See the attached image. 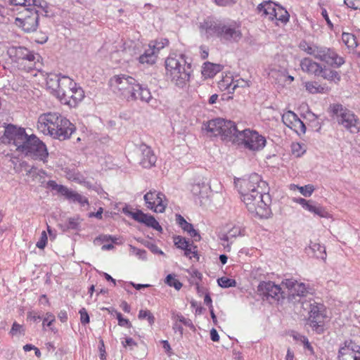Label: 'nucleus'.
I'll use <instances>...</instances> for the list:
<instances>
[{"mask_svg": "<svg viewBox=\"0 0 360 360\" xmlns=\"http://www.w3.org/2000/svg\"><path fill=\"white\" fill-rule=\"evenodd\" d=\"M235 186L240 195L241 200L248 211L259 218H268L271 214L268 184L261 176L252 174L249 176L237 179Z\"/></svg>", "mask_w": 360, "mask_h": 360, "instance_id": "obj_1", "label": "nucleus"}, {"mask_svg": "<svg viewBox=\"0 0 360 360\" xmlns=\"http://www.w3.org/2000/svg\"><path fill=\"white\" fill-rule=\"evenodd\" d=\"M8 143L18 155L39 160L48 162L49 152L46 144L37 136H28L25 129L14 125H8L4 132Z\"/></svg>", "mask_w": 360, "mask_h": 360, "instance_id": "obj_2", "label": "nucleus"}, {"mask_svg": "<svg viewBox=\"0 0 360 360\" xmlns=\"http://www.w3.org/2000/svg\"><path fill=\"white\" fill-rule=\"evenodd\" d=\"M37 127L43 134L60 141L69 139L76 130L75 126L68 119L56 112L40 115Z\"/></svg>", "mask_w": 360, "mask_h": 360, "instance_id": "obj_3", "label": "nucleus"}, {"mask_svg": "<svg viewBox=\"0 0 360 360\" xmlns=\"http://www.w3.org/2000/svg\"><path fill=\"white\" fill-rule=\"evenodd\" d=\"M109 84L114 92L127 101L140 99L148 102L152 98L148 88L143 87L135 78L128 75H114L110 78Z\"/></svg>", "mask_w": 360, "mask_h": 360, "instance_id": "obj_4", "label": "nucleus"}, {"mask_svg": "<svg viewBox=\"0 0 360 360\" xmlns=\"http://www.w3.org/2000/svg\"><path fill=\"white\" fill-rule=\"evenodd\" d=\"M166 76L176 86L183 87L190 81L192 68L182 55L170 54L165 60Z\"/></svg>", "mask_w": 360, "mask_h": 360, "instance_id": "obj_5", "label": "nucleus"}, {"mask_svg": "<svg viewBox=\"0 0 360 360\" xmlns=\"http://www.w3.org/2000/svg\"><path fill=\"white\" fill-rule=\"evenodd\" d=\"M84 96V90L72 79L66 76L60 77L56 90V97L62 104L75 108Z\"/></svg>", "mask_w": 360, "mask_h": 360, "instance_id": "obj_6", "label": "nucleus"}, {"mask_svg": "<svg viewBox=\"0 0 360 360\" xmlns=\"http://www.w3.org/2000/svg\"><path fill=\"white\" fill-rule=\"evenodd\" d=\"M205 129L210 136H219L221 140L235 144L239 130L236 124L223 118L211 120L205 124Z\"/></svg>", "mask_w": 360, "mask_h": 360, "instance_id": "obj_7", "label": "nucleus"}, {"mask_svg": "<svg viewBox=\"0 0 360 360\" xmlns=\"http://www.w3.org/2000/svg\"><path fill=\"white\" fill-rule=\"evenodd\" d=\"M300 68L303 72L315 77H321L330 84H338L341 79L340 71L332 68H326V65L323 66L309 58H304L301 60Z\"/></svg>", "mask_w": 360, "mask_h": 360, "instance_id": "obj_8", "label": "nucleus"}, {"mask_svg": "<svg viewBox=\"0 0 360 360\" xmlns=\"http://www.w3.org/2000/svg\"><path fill=\"white\" fill-rule=\"evenodd\" d=\"M235 145L256 153L264 148L266 145V139L257 131L248 128L239 131Z\"/></svg>", "mask_w": 360, "mask_h": 360, "instance_id": "obj_9", "label": "nucleus"}, {"mask_svg": "<svg viewBox=\"0 0 360 360\" xmlns=\"http://www.w3.org/2000/svg\"><path fill=\"white\" fill-rule=\"evenodd\" d=\"M8 54L20 70L30 72L37 68L35 55L25 47H11Z\"/></svg>", "mask_w": 360, "mask_h": 360, "instance_id": "obj_10", "label": "nucleus"}, {"mask_svg": "<svg viewBox=\"0 0 360 360\" xmlns=\"http://www.w3.org/2000/svg\"><path fill=\"white\" fill-rule=\"evenodd\" d=\"M330 108L339 124L352 133L359 132V119L353 112L344 108L341 104H333Z\"/></svg>", "mask_w": 360, "mask_h": 360, "instance_id": "obj_11", "label": "nucleus"}, {"mask_svg": "<svg viewBox=\"0 0 360 360\" xmlns=\"http://www.w3.org/2000/svg\"><path fill=\"white\" fill-rule=\"evenodd\" d=\"M15 24L25 32L37 30L39 25V13L35 7L24 8L15 18Z\"/></svg>", "mask_w": 360, "mask_h": 360, "instance_id": "obj_12", "label": "nucleus"}, {"mask_svg": "<svg viewBox=\"0 0 360 360\" xmlns=\"http://www.w3.org/2000/svg\"><path fill=\"white\" fill-rule=\"evenodd\" d=\"M326 318V309L321 302L315 300L310 301L308 323L317 333L323 331L325 319Z\"/></svg>", "mask_w": 360, "mask_h": 360, "instance_id": "obj_13", "label": "nucleus"}, {"mask_svg": "<svg viewBox=\"0 0 360 360\" xmlns=\"http://www.w3.org/2000/svg\"><path fill=\"white\" fill-rule=\"evenodd\" d=\"M143 200L146 207L155 213L165 212L168 205V200L165 195L155 189L147 192L143 196Z\"/></svg>", "mask_w": 360, "mask_h": 360, "instance_id": "obj_14", "label": "nucleus"}, {"mask_svg": "<svg viewBox=\"0 0 360 360\" xmlns=\"http://www.w3.org/2000/svg\"><path fill=\"white\" fill-rule=\"evenodd\" d=\"M316 59L328 65L326 68L333 70L340 68L345 63L343 58L340 56L333 49L323 46H321Z\"/></svg>", "mask_w": 360, "mask_h": 360, "instance_id": "obj_15", "label": "nucleus"}, {"mask_svg": "<svg viewBox=\"0 0 360 360\" xmlns=\"http://www.w3.org/2000/svg\"><path fill=\"white\" fill-rule=\"evenodd\" d=\"M240 27V24L235 22L233 25H214L213 29L217 36L223 39L238 41L242 36Z\"/></svg>", "mask_w": 360, "mask_h": 360, "instance_id": "obj_16", "label": "nucleus"}, {"mask_svg": "<svg viewBox=\"0 0 360 360\" xmlns=\"http://www.w3.org/2000/svg\"><path fill=\"white\" fill-rule=\"evenodd\" d=\"M282 121L285 126L297 134H304L306 127L302 121L292 111H287L282 116Z\"/></svg>", "mask_w": 360, "mask_h": 360, "instance_id": "obj_17", "label": "nucleus"}, {"mask_svg": "<svg viewBox=\"0 0 360 360\" xmlns=\"http://www.w3.org/2000/svg\"><path fill=\"white\" fill-rule=\"evenodd\" d=\"M129 214L133 219L141 224H143L148 227L153 228L155 230L159 231H162V230L158 221L155 219V218L153 216L150 214H146L141 210L131 212Z\"/></svg>", "mask_w": 360, "mask_h": 360, "instance_id": "obj_18", "label": "nucleus"}, {"mask_svg": "<svg viewBox=\"0 0 360 360\" xmlns=\"http://www.w3.org/2000/svg\"><path fill=\"white\" fill-rule=\"evenodd\" d=\"M281 284L285 287L292 296H305L308 293V288L303 283L293 278L285 279Z\"/></svg>", "mask_w": 360, "mask_h": 360, "instance_id": "obj_19", "label": "nucleus"}, {"mask_svg": "<svg viewBox=\"0 0 360 360\" xmlns=\"http://www.w3.org/2000/svg\"><path fill=\"white\" fill-rule=\"evenodd\" d=\"M141 152L140 164L144 168H150L155 165L157 158L152 150V148L146 145H141L140 146Z\"/></svg>", "mask_w": 360, "mask_h": 360, "instance_id": "obj_20", "label": "nucleus"}, {"mask_svg": "<svg viewBox=\"0 0 360 360\" xmlns=\"http://www.w3.org/2000/svg\"><path fill=\"white\" fill-rule=\"evenodd\" d=\"M258 291L267 297L276 298L281 293V288L272 281H263L259 284Z\"/></svg>", "mask_w": 360, "mask_h": 360, "instance_id": "obj_21", "label": "nucleus"}, {"mask_svg": "<svg viewBox=\"0 0 360 360\" xmlns=\"http://www.w3.org/2000/svg\"><path fill=\"white\" fill-rule=\"evenodd\" d=\"M338 360H360V352L345 344L339 350Z\"/></svg>", "mask_w": 360, "mask_h": 360, "instance_id": "obj_22", "label": "nucleus"}, {"mask_svg": "<svg viewBox=\"0 0 360 360\" xmlns=\"http://www.w3.org/2000/svg\"><path fill=\"white\" fill-rule=\"evenodd\" d=\"M278 4L272 1H264L258 6V10L263 15L268 18L270 20H274V13L276 11Z\"/></svg>", "mask_w": 360, "mask_h": 360, "instance_id": "obj_23", "label": "nucleus"}, {"mask_svg": "<svg viewBox=\"0 0 360 360\" xmlns=\"http://www.w3.org/2000/svg\"><path fill=\"white\" fill-rule=\"evenodd\" d=\"M221 70L220 65L206 62L202 68V75L205 78H212Z\"/></svg>", "mask_w": 360, "mask_h": 360, "instance_id": "obj_24", "label": "nucleus"}, {"mask_svg": "<svg viewBox=\"0 0 360 360\" xmlns=\"http://www.w3.org/2000/svg\"><path fill=\"white\" fill-rule=\"evenodd\" d=\"M306 90L309 94H325L329 91L330 89L326 86L319 84L316 82H307L304 83Z\"/></svg>", "mask_w": 360, "mask_h": 360, "instance_id": "obj_25", "label": "nucleus"}, {"mask_svg": "<svg viewBox=\"0 0 360 360\" xmlns=\"http://www.w3.org/2000/svg\"><path fill=\"white\" fill-rule=\"evenodd\" d=\"M274 22L278 25L279 23L286 24L289 21L290 15L288 12L282 6L278 5L276 11L274 13Z\"/></svg>", "mask_w": 360, "mask_h": 360, "instance_id": "obj_26", "label": "nucleus"}, {"mask_svg": "<svg viewBox=\"0 0 360 360\" xmlns=\"http://www.w3.org/2000/svg\"><path fill=\"white\" fill-rule=\"evenodd\" d=\"M158 55L149 47L143 54L141 55L139 60L142 64L153 65L155 63Z\"/></svg>", "mask_w": 360, "mask_h": 360, "instance_id": "obj_27", "label": "nucleus"}, {"mask_svg": "<svg viewBox=\"0 0 360 360\" xmlns=\"http://www.w3.org/2000/svg\"><path fill=\"white\" fill-rule=\"evenodd\" d=\"M245 229L240 225H233L229 229L226 234L224 236V240L228 241L231 238H236L238 236H244Z\"/></svg>", "mask_w": 360, "mask_h": 360, "instance_id": "obj_28", "label": "nucleus"}, {"mask_svg": "<svg viewBox=\"0 0 360 360\" xmlns=\"http://www.w3.org/2000/svg\"><path fill=\"white\" fill-rule=\"evenodd\" d=\"M304 210L310 212H312L314 214H316L321 217H327L328 216L327 211L323 207L316 206L311 200H309Z\"/></svg>", "mask_w": 360, "mask_h": 360, "instance_id": "obj_29", "label": "nucleus"}, {"mask_svg": "<svg viewBox=\"0 0 360 360\" xmlns=\"http://www.w3.org/2000/svg\"><path fill=\"white\" fill-rule=\"evenodd\" d=\"M169 44V41L166 39H158L153 41H150L148 44V47L154 51V52L158 55L159 51L162 49L165 46H167Z\"/></svg>", "mask_w": 360, "mask_h": 360, "instance_id": "obj_30", "label": "nucleus"}, {"mask_svg": "<svg viewBox=\"0 0 360 360\" xmlns=\"http://www.w3.org/2000/svg\"><path fill=\"white\" fill-rule=\"evenodd\" d=\"M233 86V79L231 77L225 76L219 82V87L221 91H228L229 93H233L234 91L231 90Z\"/></svg>", "mask_w": 360, "mask_h": 360, "instance_id": "obj_31", "label": "nucleus"}, {"mask_svg": "<svg viewBox=\"0 0 360 360\" xmlns=\"http://www.w3.org/2000/svg\"><path fill=\"white\" fill-rule=\"evenodd\" d=\"M290 189H298L300 193L305 197L311 196L315 190L314 186L311 184L305 185L304 186H299L295 184H291Z\"/></svg>", "mask_w": 360, "mask_h": 360, "instance_id": "obj_32", "label": "nucleus"}, {"mask_svg": "<svg viewBox=\"0 0 360 360\" xmlns=\"http://www.w3.org/2000/svg\"><path fill=\"white\" fill-rule=\"evenodd\" d=\"M342 39L343 43L349 49H354L357 46L356 37L351 33L343 32Z\"/></svg>", "mask_w": 360, "mask_h": 360, "instance_id": "obj_33", "label": "nucleus"}, {"mask_svg": "<svg viewBox=\"0 0 360 360\" xmlns=\"http://www.w3.org/2000/svg\"><path fill=\"white\" fill-rule=\"evenodd\" d=\"M300 47L304 51L309 55L313 56L316 59L321 48V46L310 45L306 42L301 44Z\"/></svg>", "mask_w": 360, "mask_h": 360, "instance_id": "obj_34", "label": "nucleus"}, {"mask_svg": "<svg viewBox=\"0 0 360 360\" xmlns=\"http://www.w3.org/2000/svg\"><path fill=\"white\" fill-rule=\"evenodd\" d=\"M184 255L190 259L194 258L196 261L199 260V255L198 254V248L193 243H191L188 247L184 250Z\"/></svg>", "mask_w": 360, "mask_h": 360, "instance_id": "obj_35", "label": "nucleus"}, {"mask_svg": "<svg viewBox=\"0 0 360 360\" xmlns=\"http://www.w3.org/2000/svg\"><path fill=\"white\" fill-rule=\"evenodd\" d=\"M165 283L170 287L174 288L176 290H179L182 287V283L172 274H168L167 276Z\"/></svg>", "mask_w": 360, "mask_h": 360, "instance_id": "obj_36", "label": "nucleus"}, {"mask_svg": "<svg viewBox=\"0 0 360 360\" xmlns=\"http://www.w3.org/2000/svg\"><path fill=\"white\" fill-rule=\"evenodd\" d=\"M138 317L139 319H147L150 326L155 323V317L152 312L148 309H141L139 311Z\"/></svg>", "mask_w": 360, "mask_h": 360, "instance_id": "obj_37", "label": "nucleus"}, {"mask_svg": "<svg viewBox=\"0 0 360 360\" xmlns=\"http://www.w3.org/2000/svg\"><path fill=\"white\" fill-rule=\"evenodd\" d=\"M68 200H70L73 202H77L80 204L82 206H84L89 204L88 200L84 196H82L79 193L72 191L71 195H70Z\"/></svg>", "mask_w": 360, "mask_h": 360, "instance_id": "obj_38", "label": "nucleus"}, {"mask_svg": "<svg viewBox=\"0 0 360 360\" xmlns=\"http://www.w3.org/2000/svg\"><path fill=\"white\" fill-rule=\"evenodd\" d=\"M174 245L177 248L184 250L190 245V241L184 237L178 236L174 238Z\"/></svg>", "mask_w": 360, "mask_h": 360, "instance_id": "obj_39", "label": "nucleus"}, {"mask_svg": "<svg viewBox=\"0 0 360 360\" xmlns=\"http://www.w3.org/2000/svg\"><path fill=\"white\" fill-rule=\"evenodd\" d=\"M13 5L22 6L24 8H32L36 6V0H10Z\"/></svg>", "mask_w": 360, "mask_h": 360, "instance_id": "obj_40", "label": "nucleus"}, {"mask_svg": "<svg viewBox=\"0 0 360 360\" xmlns=\"http://www.w3.org/2000/svg\"><path fill=\"white\" fill-rule=\"evenodd\" d=\"M217 282L222 288L235 287L236 285V281L234 279L226 277H221L219 278Z\"/></svg>", "mask_w": 360, "mask_h": 360, "instance_id": "obj_41", "label": "nucleus"}, {"mask_svg": "<svg viewBox=\"0 0 360 360\" xmlns=\"http://www.w3.org/2000/svg\"><path fill=\"white\" fill-rule=\"evenodd\" d=\"M60 81V78H58L56 76L53 77L48 78L46 80V85L48 88L53 90V94L56 96V90L58 89V84Z\"/></svg>", "mask_w": 360, "mask_h": 360, "instance_id": "obj_42", "label": "nucleus"}, {"mask_svg": "<svg viewBox=\"0 0 360 360\" xmlns=\"http://www.w3.org/2000/svg\"><path fill=\"white\" fill-rule=\"evenodd\" d=\"M55 321H56V317L53 314H52L51 312L46 313L45 316L43 319V323H42L43 328H44L45 326H46L48 327H51V325ZM51 328V330H53L52 328Z\"/></svg>", "mask_w": 360, "mask_h": 360, "instance_id": "obj_43", "label": "nucleus"}, {"mask_svg": "<svg viewBox=\"0 0 360 360\" xmlns=\"http://www.w3.org/2000/svg\"><path fill=\"white\" fill-rule=\"evenodd\" d=\"M25 328L22 325L18 323L17 322H14L12 325L11 330L9 332L10 335L12 336L16 335L18 334H24Z\"/></svg>", "mask_w": 360, "mask_h": 360, "instance_id": "obj_44", "label": "nucleus"}, {"mask_svg": "<svg viewBox=\"0 0 360 360\" xmlns=\"http://www.w3.org/2000/svg\"><path fill=\"white\" fill-rule=\"evenodd\" d=\"M250 85V80H245L242 78L237 79L236 80L233 79V86L231 87L232 91H235V89L238 87H248Z\"/></svg>", "mask_w": 360, "mask_h": 360, "instance_id": "obj_45", "label": "nucleus"}, {"mask_svg": "<svg viewBox=\"0 0 360 360\" xmlns=\"http://www.w3.org/2000/svg\"><path fill=\"white\" fill-rule=\"evenodd\" d=\"M291 148L292 154L297 157L301 156L305 152L303 146L299 143H293Z\"/></svg>", "mask_w": 360, "mask_h": 360, "instance_id": "obj_46", "label": "nucleus"}, {"mask_svg": "<svg viewBox=\"0 0 360 360\" xmlns=\"http://www.w3.org/2000/svg\"><path fill=\"white\" fill-rule=\"evenodd\" d=\"M47 242L48 237L45 231H43L41 233V236L39 241L36 244V246L41 250H44L47 244Z\"/></svg>", "mask_w": 360, "mask_h": 360, "instance_id": "obj_47", "label": "nucleus"}, {"mask_svg": "<svg viewBox=\"0 0 360 360\" xmlns=\"http://www.w3.org/2000/svg\"><path fill=\"white\" fill-rule=\"evenodd\" d=\"M311 248L313 251H319L320 252V257L323 259L326 258V249L324 246L321 245L319 243H314L311 245Z\"/></svg>", "mask_w": 360, "mask_h": 360, "instance_id": "obj_48", "label": "nucleus"}, {"mask_svg": "<svg viewBox=\"0 0 360 360\" xmlns=\"http://www.w3.org/2000/svg\"><path fill=\"white\" fill-rule=\"evenodd\" d=\"M80 314V321L83 325H86L89 323V316L85 308H82L79 311Z\"/></svg>", "mask_w": 360, "mask_h": 360, "instance_id": "obj_49", "label": "nucleus"}, {"mask_svg": "<svg viewBox=\"0 0 360 360\" xmlns=\"http://www.w3.org/2000/svg\"><path fill=\"white\" fill-rule=\"evenodd\" d=\"M117 319L118 320V324L120 326H127L128 328L131 327V323L127 319L122 317L121 313H117Z\"/></svg>", "mask_w": 360, "mask_h": 360, "instance_id": "obj_50", "label": "nucleus"}, {"mask_svg": "<svg viewBox=\"0 0 360 360\" xmlns=\"http://www.w3.org/2000/svg\"><path fill=\"white\" fill-rule=\"evenodd\" d=\"M345 4L350 8L360 9V0H345Z\"/></svg>", "mask_w": 360, "mask_h": 360, "instance_id": "obj_51", "label": "nucleus"}, {"mask_svg": "<svg viewBox=\"0 0 360 360\" xmlns=\"http://www.w3.org/2000/svg\"><path fill=\"white\" fill-rule=\"evenodd\" d=\"M57 191L61 195H64L67 199H68L73 191L70 190L65 186L60 185Z\"/></svg>", "mask_w": 360, "mask_h": 360, "instance_id": "obj_52", "label": "nucleus"}, {"mask_svg": "<svg viewBox=\"0 0 360 360\" xmlns=\"http://www.w3.org/2000/svg\"><path fill=\"white\" fill-rule=\"evenodd\" d=\"M122 344L125 348L127 347H131L137 345V343L131 338H127L124 341L122 342Z\"/></svg>", "mask_w": 360, "mask_h": 360, "instance_id": "obj_53", "label": "nucleus"}, {"mask_svg": "<svg viewBox=\"0 0 360 360\" xmlns=\"http://www.w3.org/2000/svg\"><path fill=\"white\" fill-rule=\"evenodd\" d=\"M301 342L303 343L304 347L307 349L311 352V354H314V349L307 337L301 338Z\"/></svg>", "mask_w": 360, "mask_h": 360, "instance_id": "obj_54", "label": "nucleus"}, {"mask_svg": "<svg viewBox=\"0 0 360 360\" xmlns=\"http://www.w3.org/2000/svg\"><path fill=\"white\" fill-rule=\"evenodd\" d=\"M27 319L32 321L33 322H37L39 319H41V317L36 312H34V311H30V312L27 313Z\"/></svg>", "mask_w": 360, "mask_h": 360, "instance_id": "obj_55", "label": "nucleus"}, {"mask_svg": "<svg viewBox=\"0 0 360 360\" xmlns=\"http://www.w3.org/2000/svg\"><path fill=\"white\" fill-rule=\"evenodd\" d=\"M200 53L202 59H206L209 56V49L205 46H201L200 47Z\"/></svg>", "mask_w": 360, "mask_h": 360, "instance_id": "obj_56", "label": "nucleus"}, {"mask_svg": "<svg viewBox=\"0 0 360 360\" xmlns=\"http://www.w3.org/2000/svg\"><path fill=\"white\" fill-rule=\"evenodd\" d=\"M191 238H193L195 241L200 240V235L198 232L193 227L189 232L187 233Z\"/></svg>", "mask_w": 360, "mask_h": 360, "instance_id": "obj_57", "label": "nucleus"}, {"mask_svg": "<svg viewBox=\"0 0 360 360\" xmlns=\"http://www.w3.org/2000/svg\"><path fill=\"white\" fill-rule=\"evenodd\" d=\"M96 240H101L102 242H108V241L115 242L116 238H114L111 236L101 235V236H98L96 238Z\"/></svg>", "mask_w": 360, "mask_h": 360, "instance_id": "obj_58", "label": "nucleus"}, {"mask_svg": "<svg viewBox=\"0 0 360 360\" xmlns=\"http://www.w3.org/2000/svg\"><path fill=\"white\" fill-rule=\"evenodd\" d=\"M58 317L61 322L65 323L68 320V314L65 310H62L58 313Z\"/></svg>", "mask_w": 360, "mask_h": 360, "instance_id": "obj_59", "label": "nucleus"}, {"mask_svg": "<svg viewBox=\"0 0 360 360\" xmlns=\"http://www.w3.org/2000/svg\"><path fill=\"white\" fill-rule=\"evenodd\" d=\"M210 338L211 340L214 342H218L219 340V335L217 331L214 328H212L210 331Z\"/></svg>", "mask_w": 360, "mask_h": 360, "instance_id": "obj_60", "label": "nucleus"}, {"mask_svg": "<svg viewBox=\"0 0 360 360\" xmlns=\"http://www.w3.org/2000/svg\"><path fill=\"white\" fill-rule=\"evenodd\" d=\"M176 220L181 227L184 226L187 223L186 219L181 214L176 215Z\"/></svg>", "mask_w": 360, "mask_h": 360, "instance_id": "obj_61", "label": "nucleus"}, {"mask_svg": "<svg viewBox=\"0 0 360 360\" xmlns=\"http://www.w3.org/2000/svg\"><path fill=\"white\" fill-rule=\"evenodd\" d=\"M204 303L209 307V309L213 308L212 298L208 294H206L204 297Z\"/></svg>", "mask_w": 360, "mask_h": 360, "instance_id": "obj_62", "label": "nucleus"}, {"mask_svg": "<svg viewBox=\"0 0 360 360\" xmlns=\"http://www.w3.org/2000/svg\"><path fill=\"white\" fill-rule=\"evenodd\" d=\"M294 201L298 204H300V205H302V207L304 209L307 202H309V200L304 199V198H297V199H295Z\"/></svg>", "mask_w": 360, "mask_h": 360, "instance_id": "obj_63", "label": "nucleus"}, {"mask_svg": "<svg viewBox=\"0 0 360 360\" xmlns=\"http://www.w3.org/2000/svg\"><path fill=\"white\" fill-rule=\"evenodd\" d=\"M47 185L49 188H51L53 190L58 191L60 185H58L55 181L50 180L48 181Z\"/></svg>", "mask_w": 360, "mask_h": 360, "instance_id": "obj_64", "label": "nucleus"}]
</instances>
